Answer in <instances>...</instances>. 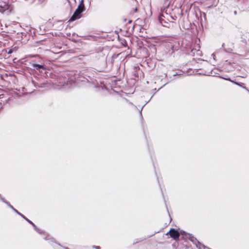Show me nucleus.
Instances as JSON below:
<instances>
[{
	"label": "nucleus",
	"instance_id": "6ab92c4d",
	"mask_svg": "<svg viewBox=\"0 0 249 249\" xmlns=\"http://www.w3.org/2000/svg\"><path fill=\"white\" fill-rule=\"evenodd\" d=\"M18 214L20 215L21 216V214H22L21 213H19L18 212V213H17Z\"/></svg>",
	"mask_w": 249,
	"mask_h": 249
},
{
	"label": "nucleus",
	"instance_id": "4468645a",
	"mask_svg": "<svg viewBox=\"0 0 249 249\" xmlns=\"http://www.w3.org/2000/svg\"><path fill=\"white\" fill-rule=\"evenodd\" d=\"M93 247L96 249H100V247L99 246H94Z\"/></svg>",
	"mask_w": 249,
	"mask_h": 249
},
{
	"label": "nucleus",
	"instance_id": "39448f33",
	"mask_svg": "<svg viewBox=\"0 0 249 249\" xmlns=\"http://www.w3.org/2000/svg\"><path fill=\"white\" fill-rule=\"evenodd\" d=\"M30 65L34 70H37L40 71L41 69H45V67L44 65L37 64L33 62L31 63Z\"/></svg>",
	"mask_w": 249,
	"mask_h": 249
},
{
	"label": "nucleus",
	"instance_id": "dca6fc26",
	"mask_svg": "<svg viewBox=\"0 0 249 249\" xmlns=\"http://www.w3.org/2000/svg\"><path fill=\"white\" fill-rule=\"evenodd\" d=\"M69 82L70 84H71L72 83H74V81L73 80H71L69 81Z\"/></svg>",
	"mask_w": 249,
	"mask_h": 249
},
{
	"label": "nucleus",
	"instance_id": "4be33fe9",
	"mask_svg": "<svg viewBox=\"0 0 249 249\" xmlns=\"http://www.w3.org/2000/svg\"><path fill=\"white\" fill-rule=\"evenodd\" d=\"M248 92L249 93V90H248Z\"/></svg>",
	"mask_w": 249,
	"mask_h": 249
},
{
	"label": "nucleus",
	"instance_id": "9b49d317",
	"mask_svg": "<svg viewBox=\"0 0 249 249\" xmlns=\"http://www.w3.org/2000/svg\"><path fill=\"white\" fill-rule=\"evenodd\" d=\"M224 44H222V47H223V48H224ZM224 50H225L226 52H229V53H230V52H231L232 51V49H228V50H226V49L224 48Z\"/></svg>",
	"mask_w": 249,
	"mask_h": 249
},
{
	"label": "nucleus",
	"instance_id": "20e7f679",
	"mask_svg": "<svg viewBox=\"0 0 249 249\" xmlns=\"http://www.w3.org/2000/svg\"><path fill=\"white\" fill-rule=\"evenodd\" d=\"M169 234L171 237L174 240H177L178 238L179 234V232L174 229H171L169 232L166 233V235Z\"/></svg>",
	"mask_w": 249,
	"mask_h": 249
},
{
	"label": "nucleus",
	"instance_id": "a211bd4d",
	"mask_svg": "<svg viewBox=\"0 0 249 249\" xmlns=\"http://www.w3.org/2000/svg\"><path fill=\"white\" fill-rule=\"evenodd\" d=\"M21 217H22L24 219H25V218H26V217H25V216H24V215H23L22 214H21Z\"/></svg>",
	"mask_w": 249,
	"mask_h": 249
},
{
	"label": "nucleus",
	"instance_id": "7ed1b4c3",
	"mask_svg": "<svg viewBox=\"0 0 249 249\" xmlns=\"http://www.w3.org/2000/svg\"><path fill=\"white\" fill-rule=\"evenodd\" d=\"M172 16L168 14L167 10L165 11V9L161 10V13L159 16V20L160 23L163 26H166L164 23L167 22L166 20H168L169 22H173V21H172Z\"/></svg>",
	"mask_w": 249,
	"mask_h": 249
},
{
	"label": "nucleus",
	"instance_id": "aec40b11",
	"mask_svg": "<svg viewBox=\"0 0 249 249\" xmlns=\"http://www.w3.org/2000/svg\"><path fill=\"white\" fill-rule=\"evenodd\" d=\"M142 108L141 109V111H140V114L142 115Z\"/></svg>",
	"mask_w": 249,
	"mask_h": 249
},
{
	"label": "nucleus",
	"instance_id": "0eeeda50",
	"mask_svg": "<svg viewBox=\"0 0 249 249\" xmlns=\"http://www.w3.org/2000/svg\"><path fill=\"white\" fill-rule=\"evenodd\" d=\"M29 223H30V224H31L33 227H34V229L36 231V232H37L38 233H39V234H42L43 233V232L41 231V230L39 229L38 228H37L36 226L29 219H28L27 218H25V219Z\"/></svg>",
	"mask_w": 249,
	"mask_h": 249
},
{
	"label": "nucleus",
	"instance_id": "f257e3e1",
	"mask_svg": "<svg viewBox=\"0 0 249 249\" xmlns=\"http://www.w3.org/2000/svg\"><path fill=\"white\" fill-rule=\"evenodd\" d=\"M157 41L164 44L166 47L167 52L172 53L177 50L178 46L176 41L173 38H167L164 36H160L157 38Z\"/></svg>",
	"mask_w": 249,
	"mask_h": 249
},
{
	"label": "nucleus",
	"instance_id": "f03ea898",
	"mask_svg": "<svg viewBox=\"0 0 249 249\" xmlns=\"http://www.w3.org/2000/svg\"><path fill=\"white\" fill-rule=\"evenodd\" d=\"M85 10L84 0H80V3L76 10L69 20V21H73L79 19L81 17V13Z\"/></svg>",
	"mask_w": 249,
	"mask_h": 249
},
{
	"label": "nucleus",
	"instance_id": "423d86ee",
	"mask_svg": "<svg viewBox=\"0 0 249 249\" xmlns=\"http://www.w3.org/2000/svg\"><path fill=\"white\" fill-rule=\"evenodd\" d=\"M9 5L6 2H2L0 4V13H3L9 9Z\"/></svg>",
	"mask_w": 249,
	"mask_h": 249
},
{
	"label": "nucleus",
	"instance_id": "1a4fd4ad",
	"mask_svg": "<svg viewBox=\"0 0 249 249\" xmlns=\"http://www.w3.org/2000/svg\"><path fill=\"white\" fill-rule=\"evenodd\" d=\"M225 79H226V80H227L230 81H231V82H232L234 83V84H235L236 85H238V86H240V87H242V86H243L242 85H241V84H240V83H237V82H234V81H233L231 80L230 78H225Z\"/></svg>",
	"mask_w": 249,
	"mask_h": 249
},
{
	"label": "nucleus",
	"instance_id": "2eb2a0df",
	"mask_svg": "<svg viewBox=\"0 0 249 249\" xmlns=\"http://www.w3.org/2000/svg\"><path fill=\"white\" fill-rule=\"evenodd\" d=\"M242 88H243L244 89H245L247 91H248V90H249L246 87L242 86Z\"/></svg>",
	"mask_w": 249,
	"mask_h": 249
},
{
	"label": "nucleus",
	"instance_id": "f3484780",
	"mask_svg": "<svg viewBox=\"0 0 249 249\" xmlns=\"http://www.w3.org/2000/svg\"><path fill=\"white\" fill-rule=\"evenodd\" d=\"M60 249H68V248H63V247H60Z\"/></svg>",
	"mask_w": 249,
	"mask_h": 249
},
{
	"label": "nucleus",
	"instance_id": "ddd939ff",
	"mask_svg": "<svg viewBox=\"0 0 249 249\" xmlns=\"http://www.w3.org/2000/svg\"><path fill=\"white\" fill-rule=\"evenodd\" d=\"M171 19H172V21L173 20H176V19H177V17H176V16H175V17H173V16H172V18Z\"/></svg>",
	"mask_w": 249,
	"mask_h": 249
},
{
	"label": "nucleus",
	"instance_id": "f8f14e48",
	"mask_svg": "<svg viewBox=\"0 0 249 249\" xmlns=\"http://www.w3.org/2000/svg\"><path fill=\"white\" fill-rule=\"evenodd\" d=\"M49 235H46V236H45L44 237V238L45 240H49Z\"/></svg>",
	"mask_w": 249,
	"mask_h": 249
},
{
	"label": "nucleus",
	"instance_id": "9d476101",
	"mask_svg": "<svg viewBox=\"0 0 249 249\" xmlns=\"http://www.w3.org/2000/svg\"><path fill=\"white\" fill-rule=\"evenodd\" d=\"M169 0H164V4L165 5V7H168L169 3H168V1Z\"/></svg>",
	"mask_w": 249,
	"mask_h": 249
},
{
	"label": "nucleus",
	"instance_id": "6e6552de",
	"mask_svg": "<svg viewBox=\"0 0 249 249\" xmlns=\"http://www.w3.org/2000/svg\"><path fill=\"white\" fill-rule=\"evenodd\" d=\"M195 244L198 249H210L208 247L205 246L199 242H197V243H195Z\"/></svg>",
	"mask_w": 249,
	"mask_h": 249
},
{
	"label": "nucleus",
	"instance_id": "412c9836",
	"mask_svg": "<svg viewBox=\"0 0 249 249\" xmlns=\"http://www.w3.org/2000/svg\"><path fill=\"white\" fill-rule=\"evenodd\" d=\"M38 86H39V87H43V86H39V85H38Z\"/></svg>",
	"mask_w": 249,
	"mask_h": 249
}]
</instances>
